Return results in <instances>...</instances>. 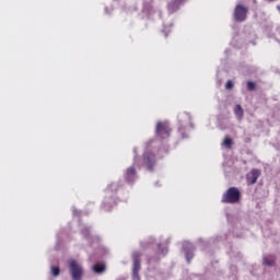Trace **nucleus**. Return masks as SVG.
I'll use <instances>...</instances> for the list:
<instances>
[{"label": "nucleus", "mask_w": 280, "mask_h": 280, "mask_svg": "<svg viewBox=\"0 0 280 280\" xmlns=\"http://www.w3.org/2000/svg\"><path fill=\"white\" fill-rule=\"evenodd\" d=\"M240 190L235 187L228 189V191L223 195L222 202H229L231 205L235 202H240Z\"/></svg>", "instance_id": "1"}, {"label": "nucleus", "mask_w": 280, "mask_h": 280, "mask_svg": "<svg viewBox=\"0 0 280 280\" xmlns=\"http://www.w3.org/2000/svg\"><path fill=\"white\" fill-rule=\"evenodd\" d=\"M70 271L73 280H80L82 279V275H84L82 266H80V264H78L75 260L70 261Z\"/></svg>", "instance_id": "2"}, {"label": "nucleus", "mask_w": 280, "mask_h": 280, "mask_svg": "<svg viewBox=\"0 0 280 280\" xmlns=\"http://www.w3.org/2000/svg\"><path fill=\"white\" fill-rule=\"evenodd\" d=\"M247 12H248V9H246L242 4L236 5V8L234 10V19H235V21H240V22L246 21Z\"/></svg>", "instance_id": "3"}, {"label": "nucleus", "mask_w": 280, "mask_h": 280, "mask_svg": "<svg viewBox=\"0 0 280 280\" xmlns=\"http://www.w3.org/2000/svg\"><path fill=\"white\" fill-rule=\"evenodd\" d=\"M156 135L163 139H165V137H170V125L167 122H158Z\"/></svg>", "instance_id": "4"}, {"label": "nucleus", "mask_w": 280, "mask_h": 280, "mask_svg": "<svg viewBox=\"0 0 280 280\" xmlns=\"http://www.w3.org/2000/svg\"><path fill=\"white\" fill-rule=\"evenodd\" d=\"M141 269V262L139 261V254H133V280H139V270Z\"/></svg>", "instance_id": "5"}, {"label": "nucleus", "mask_w": 280, "mask_h": 280, "mask_svg": "<svg viewBox=\"0 0 280 280\" xmlns=\"http://www.w3.org/2000/svg\"><path fill=\"white\" fill-rule=\"evenodd\" d=\"M261 176V172L259 170H253L247 174V183L248 185H255L257 183V178Z\"/></svg>", "instance_id": "6"}, {"label": "nucleus", "mask_w": 280, "mask_h": 280, "mask_svg": "<svg viewBox=\"0 0 280 280\" xmlns=\"http://www.w3.org/2000/svg\"><path fill=\"white\" fill-rule=\"evenodd\" d=\"M126 178H127V180L132 182V178H135V168L133 167H129L127 170Z\"/></svg>", "instance_id": "7"}, {"label": "nucleus", "mask_w": 280, "mask_h": 280, "mask_svg": "<svg viewBox=\"0 0 280 280\" xmlns=\"http://www.w3.org/2000/svg\"><path fill=\"white\" fill-rule=\"evenodd\" d=\"M178 1L179 0H175L168 4L170 12H176L178 10Z\"/></svg>", "instance_id": "8"}, {"label": "nucleus", "mask_w": 280, "mask_h": 280, "mask_svg": "<svg viewBox=\"0 0 280 280\" xmlns=\"http://www.w3.org/2000/svg\"><path fill=\"white\" fill-rule=\"evenodd\" d=\"M234 113L236 117H238V119H242V117L244 116V109H242V106L240 105L235 107Z\"/></svg>", "instance_id": "9"}, {"label": "nucleus", "mask_w": 280, "mask_h": 280, "mask_svg": "<svg viewBox=\"0 0 280 280\" xmlns=\"http://www.w3.org/2000/svg\"><path fill=\"white\" fill-rule=\"evenodd\" d=\"M93 270L94 272H97V273L104 272V270H106V266L96 264L93 266Z\"/></svg>", "instance_id": "10"}, {"label": "nucleus", "mask_w": 280, "mask_h": 280, "mask_svg": "<svg viewBox=\"0 0 280 280\" xmlns=\"http://www.w3.org/2000/svg\"><path fill=\"white\" fill-rule=\"evenodd\" d=\"M231 143H233L231 138H225L223 141V145H225V148H231Z\"/></svg>", "instance_id": "11"}, {"label": "nucleus", "mask_w": 280, "mask_h": 280, "mask_svg": "<svg viewBox=\"0 0 280 280\" xmlns=\"http://www.w3.org/2000/svg\"><path fill=\"white\" fill-rule=\"evenodd\" d=\"M51 272L54 277H58V275H60V268L58 267H52L51 268Z\"/></svg>", "instance_id": "12"}, {"label": "nucleus", "mask_w": 280, "mask_h": 280, "mask_svg": "<svg viewBox=\"0 0 280 280\" xmlns=\"http://www.w3.org/2000/svg\"><path fill=\"white\" fill-rule=\"evenodd\" d=\"M247 89L248 91H254L255 90V82H247Z\"/></svg>", "instance_id": "13"}, {"label": "nucleus", "mask_w": 280, "mask_h": 280, "mask_svg": "<svg viewBox=\"0 0 280 280\" xmlns=\"http://www.w3.org/2000/svg\"><path fill=\"white\" fill-rule=\"evenodd\" d=\"M264 264L266 266H272V260H268V258H264Z\"/></svg>", "instance_id": "14"}, {"label": "nucleus", "mask_w": 280, "mask_h": 280, "mask_svg": "<svg viewBox=\"0 0 280 280\" xmlns=\"http://www.w3.org/2000/svg\"><path fill=\"white\" fill-rule=\"evenodd\" d=\"M225 89H233V82L232 81H228Z\"/></svg>", "instance_id": "15"}, {"label": "nucleus", "mask_w": 280, "mask_h": 280, "mask_svg": "<svg viewBox=\"0 0 280 280\" xmlns=\"http://www.w3.org/2000/svg\"><path fill=\"white\" fill-rule=\"evenodd\" d=\"M186 258L189 261L190 257H189V253L186 254Z\"/></svg>", "instance_id": "16"}, {"label": "nucleus", "mask_w": 280, "mask_h": 280, "mask_svg": "<svg viewBox=\"0 0 280 280\" xmlns=\"http://www.w3.org/2000/svg\"><path fill=\"white\" fill-rule=\"evenodd\" d=\"M148 161H150V158H147Z\"/></svg>", "instance_id": "17"}]
</instances>
